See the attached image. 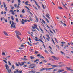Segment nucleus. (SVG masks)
Listing matches in <instances>:
<instances>
[{"label":"nucleus","instance_id":"nucleus-1","mask_svg":"<svg viewBox=\"0 0 73 73\" xmlns=\"http://www.w3.org/2000/svg\"><path fill=\"white\" fill-rule=\"evenodd\" d=\"M54 68L52 67L51 68H43L41 69L40 71V72H41L42 71H43L44 70H46V71H47L48 70H51V69H54Z\"/></svg>","mask_w":73,"mask_h":73},{"label":"nucleus","instance_id":"nucleus-2","mask_svg":"<svg viewBox=\"0 0 73 73\" xmlns=\"http://www.w3.org/2000/svg\"><path fill=\"white\" fill-rule=\"evenodd\" d=\"M25 7L26 8H27L28 10H29V11H27L28 13L29 14V15H33V14H32V13H31V12H30V11H31V10H30V9H29V7L27 6H26Z\"/></svg>","mask_w":73,"mask_h":73},{"label":"nucleus","instance_id":"nucleus-3","mask_svg":"<svg viewBox=\"0 0 73 73\" xmlns=\"http://www.w3.org/2000/svg\"><path fill=\"white\" fill-rule=\"evenodd\" d=\"M27 62H21V63L20 62H18V64L19 65H20V66H23V65H24V64L25 63H26Z\"/></svg>","mask_w":73,"mask_h":73},{"label":"nucleus","instance_id":"nucleus-4","mask_svg":"<svg viewBox=\"0 0 73 73\" xmlns=\"http://www.w3.org/2000/svg\"><path fill=\"white\" fill-rule=\"evenodd\" d=\"M15 33H16V35H21V33L20 32H19V31H15Z\"/></svg>","mask_w":73,"mask_h":73},{"label":"nucleus","instance_id":"nucleus-5","mask_svg":"<svg viewBox=\"0 0 73 73\" xmlns=\"http://www.w3.org/2000/svg\"><path fill=\"white\" fill-rule=\"evenodd\" d=\"M52 57L55 60H58L59 59V58H57L54 56H52Z\"/></svg>","mask_w":73,"mask_h":73},{"label":"nucleus","instance_id":"nucleus-6","mask_svg":"<svg viewBox=\"0 0 73 73\" xmlns=\"http://www.w3.org/2000/svg\"><path fill=\"white\" fill-rule=\"evenodd\" d=\"M46 36L48 38H46V39L48 41H49L50 40V37L49 35H46Z\"/></svg>","mask_w":73,"mask_h":73},{"label":"nucleus","instance_id":"nucleus-7","mask_svg":"<svg viewBox=\"0 0 73 73\" xmlns=\"http://www.w3.org/2000/svg\"><path fill=\"white\" fill-rule=\"evenodd\" d=\"M64 71V70H60L59 69L58 71L56 72V73H61V72H63Z\"/></svg>","mask_w":73,"mask_h":73},{"label":"nucleus","instance_id":"nucleus-8","mask_svg":"<svg viewBox=\"0 0 73 73\" xmlns=\"http://www.w3.org/2000/svg\"><path fill=\"white\" fill-rule=\"evenodd\" d=\"M3 33L5 36H8V34H7V32L6 31H3Z\"/></svg>","mask_w":73,"mask_h":73},{"label":"nucleus","instance_id":"nucleus-9","mask_svg":"<svg viewBox=\"0 0 73 73\" xmlns=\"http://www.w3.org/2000/svg\"><path fill=\"white\" fill-rule=\"evenodd\" d=\"M5 66L6 67V68L7 70H9L8 68H9V66H8V65L7 64H6L5 65Z\"/></svg>","mask_w":73,"mask_h":73},{"label":"nucleus","instance_id":"nucleus-10","mask_svg":"<svg viewBox=\"0 0 73 73\" xmlns=\"http://www.w3.org/2000/svg\"><path fill=\"white\" fill-rule=\"evenodd\" d=\"M16 36L17 37V38H18V39H19V40H21V38H20V36H19L18 35H16Z\"/></svg>","mask_w":73,"mask_h":73},{"label":"nucleus","instance_id":"nucleus-11","mask_svg":"<svg viewBox=\"0 0 73 73\" xmlns=\"http://www.w3.org/2000/svg\"><path fill=\"white\" fill-rule=\"evenodd\" d=\"M67 69H68V70H71V71H73V70H71L70 69V67H67Z\"/></svg>","mask_w":73,"mask_h":73},{"label":"nucleus","instance_id":"nucleus-12","mask_svg":"<svg viewBox=\"0 0 73 73\" xmlns=\"http://www.w3.org/2000/svg\"><path fill=\"white\" fill-rule=\"evenodd\" d=\"M21 60H24V61H26V60H28V59L26 58H22Z\"/></svg>","mask_w":73,"mask_h":73},{"label":"nucleus","instance_id":"nucleus-13","mask_svg":"<svg viewBox=\"0 0 73 73\" xmlns=\"http://www.w3.org/2000/svg\"><path fill=\"white\" fill-rule=\"evenodd\" d=\"M37 61H38L39 62V59H36V60H35L34 61V62H37Z\"/></svg>","mask_w":73,"mask_h":73},{"label":"nucleus","instance_id":"nucleus-14","mask_svg":"<svg viewBox=\"0 0 73 73\" xmlns=\"http://www.w3.org/2000/svg\"><path fill=\"white\" fill-rule=\"evenodd\" d=\"M27 42L29 45L30 46H32V44L30 43L29 42Z\"/></svg>","mask_w":73,"mask_h":73},{"label":"nucleus","instance_id":"nucleus-15","mask_svg":"<svg viewBox=\"0 0 73 73\" xmlns=\"http://www.w3.org/2000/svg\"><path fill=\"white\" fill-rule=\"evenodd\" d=\"M46 17H47V18H48V19H49L50 20V17H49V16H48V15L46 14Z\"/></svg>","mask_w":73,"mask_h":73},{"label":"nucleus","instance_id":"nucleus-16","mask_svg":"<svg viewBox=\"0 0 73 73\" xmlns=\"http://www.w3.org/2000/svg\"><path fill=\"white\" fill-rule=\"evenodd\" d=\"M28 1H26L25 2V4L26 5H28Z\"/></svg>","mask_w":73,"mask_h":73},{"label":"nucleus","instance_id":"nucleus-17","mask_svg":"<svg viewBox=\"0 0 73 73\" xmlns=\"http://www.w3.org/2000/svg\"><path fill=\"white\" fill-rule=\"evenodd\" d=\"M30 58L32 59V60H33L34 58H35V57L34 56H31Z\"/></svg>","mask_w":73,"mask_h":73},{"label":"nucleus","instance_id":"nucleus-18","mask_svg":"<svg viewBox=\"0 0 73 73\" xmlns=\"http://www.w3.org/2000/svg\"><path fill=\"white\" fill-rule=\"evenodd\" d=\"M42 22L43 23H44V24H46V23H45V21H44L43 20V19H42Z\"/></svg>","mask_w":73,"mask_h":73},{"label":"nucleus","instance_id":"nucleus-19","mask_svg":"<svg viewBox=\"0 0 73 73\" xmlns=\"http://www.w3.org/2000/svg\"><path fill=\"white\" fill-rule=\"evenodd\" d=\"M52 42H53V43L54 44V45H56V44H55V42L54 41V40H53V38H52Z\"/></svg>","mask_w":73,"mask_h":73},{"label":"nucleus","instance_id":"nucleus-20","mask_svg":"<svg viewBox=\"0 0 73 73\" xmlns=\"http://www.w3.org/2000/svg\"><path fill=\"white\" fill-rule=\"evenodd\" d=\"M40 57V58H45L42 55H41Z\"/></svg>","mask_w":73,"mask_h":73},{"label":"nucleus","instance_id":"nucleus-21","mask_svg":"<svg viewBox=\"0 0 73 73\" xmlns=\"http://www.w3.org/2000/svg\"><path fill=\"white\" fill-rule=\"evenodd\" d=\"M39 40L41 42H42V43H43V44H44V42H43V41H42L40 39H39Z\"/></svg>","mask_w":73,"mask_h":73},{"label":"nucleus","instance_id":"nucleus-22","mask_svg":"<svg viewBox=\"0 0 73 73\" xmlns=\"http://www.w3.org/2000/svg\"><path fill=\"white\" fill-rule=\"evenodd\" d=\"M22 12L23 13H25V10L23 9H22Z\"/></svg>","mask_w":73,"mask_h":73},{"label":"nucleus","instance_id":"nucleus-23","mask_svg":"<svg viewBox=\"0 0 73 73\" xmlns=\"http://www.w3.org/2000/svg\"><path fill=\"white\" fill-rule=\"evenodd\" d=\"M3 3L4 7V8H5V7H6V5H5V3H4V2H3Z\"/></svg>","mask_w":73,"mask_h":73},{"label":"nucleus","instance_id":"nucleus-24","mask_svg":"<svg viewBox=\"0 0 73 73\" xmlns=\"http://www.w3.org/2000/svg\"><path fill=\"white\" fill-rule=\"evenodd\" d=\"M3 61H4L5 63H6V64H7V61L4 60H3Z\"/></svg>","mask_w":73,"mask_h":73},{"label":"nucleus","instance_id":"nucleus-25","mask_svg":"<svg viewBox=\"0 0 73 73\" xmlns=\"http://www.w3.org/2000/svg\"><path fill=\"white\" fill-rule=\"evenodd\" d=\"M40 30L42 32V33H44V31H43V30H42V29L41 28L40 29Z\"/></svg>","mask_w":73,"mask_h":73},{"label":"nucleus","instance_id":"nucleus-26","mask_svg":"<svg viewBox=\"0 0 73 73\" xmlns=\"http://www.w3.org/2000/svg\"><path fill=\"white\" fill-rule=\"evenodd\" d=\"M45 19L47 22H48V23H49V20H48V19H47V18H45Z\"/></svg>","mask_w":73,"mask_h":73},{"label":"nucleus","instance_id":"nucleus-27","mask_svg":"<svg viewBox=\"0 0 73 73\" xmlns=\"http://www.w3.org/2000/svg\"><path fill=\"white\" fill-rule=\"evenodd\" d=\"M57 69H55L53 70V72H56V71H57Z\"/></svg>","mask_w":73,"mask_h":73},{"label":"nucleus","instance_id":"nucleus-28","mask_svg":"<svg viewBox=\"0 0 73 73\" xmlns=\"http://www.w3.org/2000/svg\"><path fill=\"white\" fill-rule=\"evenodd\" d=\"M11 19L12 20H14V18H13V16H12L11 17Z\"/></svg>","mask_w":73,"mask_h":73},{"label":"nucleus","instance_id":"nucleus-29","mask_svg":"<svg viewBox=\"0 0 73 73\" xmlns=\"http://www.w3.org/2000/svg\"><path fill=\"white\" fill-rule=\"evenodd\" d=\"M16 66H20V65H19V64H17V63H16Z\"/></svg>","mask_w":73,"mask_h":73},{"label":"nucleus","instance_id":"nucleus-30","mask_svg":"<svg viewBox=\"0 0 73 73\" xmlns=\"http://www.w3.org/2000/svg\"><path fill=\"white\" fill-rule=\"evenodd\" d=\"M8 63H9V65H11H11L12 64H11V63H10V62L9 61H8Z\"/></svg>","mask_w":73,"mask_h":73},{"label":"nucleus","instance_id":"nucleus-31","mask_svg":"<svg viewBox=\"0 0 73 73\" xmlns=\"http://www.w3.org/2000/svg\"><path fill=\"white\" fill-rule=\"evenodd\" d=\"M60 52L61 53H62V54H65V53L62 51H60Z\"/></svg>","mask_w":73,"mask_h":73},{"label":"nucleus","instance_id":"nucleus-32","mask_svg":"<svg viewBox=\"0 0 73 73\" xmlns=\"http://www.w3.org/2000/svg\"><path fill=\"white\" fill-rule=\"evenodd\" d=\"M5 11H8V9H7V7H6L5 8Z\"/></svg>","mask_w":73,"mask_h":73},{"label":"nucleus","instance_id":"nucleus-33","mask_svg":"<svg viewBox=\"0 0 73 73\" xmlns=\"http://www.w3.org/2000/svg\"><path fill=\"white\" fill-rule=\"evenodd\" d=\"M36 21H37V22H38V18H37V17H36Z\"/></svg>","mask_w":73,"mask_h":73},{"label":"nucleus","instance_id":"nucleus-34","mask_svg":"<svg viewBox=\"0 0 73 73\" xmlns=\"http://www.w3.org/2000/svg\"><path fill=\"white\" fill-rule=\"evenodd\" d=\"M31 73H35V71H33V70H31Z\"/></svg>","mask_w":73,"mask_h":73},{"label":"nucleus","instance_id":"nucleus-35","mask_svg":"<svg viewBox=\"0 0 73 73\" xmlns=\"http://www.w3.org/2000/svg\"><path fill=\"white\" fill-rule=\"evenodd\" d=\"M42 7L44 9H45V7H44V5L43 4H42Z\"/></svg>","mask_w":73,"mask_h":73},{"label":"nucleus","instance_id":"nucleus-36","mask_svg":"<svg viewBox=\"0 0 73 73\" xmlns=\"http://www.w3.org/2000/svg\"><path fill=\"white\" fill-rule=\"evenodd\" d=\"M35 53H36V54H37V53H38V52H37V51H35Z\"/></svg>","mask_w":73,"mask_h":73},{"label":"nucleus","instance_id":"nucleus-37","mask_svg":"<svg viewBox=\"0 0 73 73\" xmlns=\"http://www.w3.org/2000/svg\"><path fill=\"white\" fill-rule=\"evenodd\" d=\"M12 67L13 69H15V66H14V65H13L12 66Z\"/></svg>","mask_w":73,"mask_h":73},{"label":"nucleus","instance_id":"nucleus-38","mask_svg":"<svg viewBox=\"0 0 73 73\" xmlns=\"http://www.w3.org/2000/svg\"><path fill=\"white\" fill-rule=\"evenodd\" d=\"M58 8L59 9H63L62 8V7H58Z\"/></svg>","mask_w":73,"mask_h":73},{"label":"nucleus","instance_id":"nucleus-39","mask_svg":"<svg viewBox=\"0 0 73 73\" xmlns=\"http://www.w3.org/2000/svg\"><path fill=\"white\" fill-rule=\"evenodd\" d=\"M21 21L22 22V24H25V23H24V22L23 21Z\"/></svg>","mask_w":73,"mask_h":73},{"label":"nucleus","instance_id":"nucleus-40","mask_svg":"<svg viewBox=\"0 0 73 73\" xmlns=\"http://www.w3.org/2000/svg\"><path fill=\"white\" fill-rule=\"evenodd\" d=\"M56 41V42H57V43H58V42H57V39H56V38H54Z\"/></svg>","mask_w":73,"mask_h":73},{"label":"nucleus","instance_id":"nucleus-41","mask_svg":"<svg viewBox=\"0 0 73 73\" xmlns=\"http://www.w3.org/2000/svg\"><path fill=\"white\" fill-rule=\"evenodd\" d=\"M34 25L35 28L37 27V25H36L34 24Z\"/></svg>","mask_w":73,"mask_h":73},{"label":"nucleus","instance_id":"nucleus-42","mask_svg":"<svg viewBox=\"0 0 73 73\" xmlns=\"http://www.w3.org/2000/svg\"><path fill=\"white\" fill-rule=\"evenodd\" d=\"M2 54V55L4 56L5 55V54L4 52H3Z\"/></svg>","mask_w":73,"mask_h":73},{"label":"nucleus","instance_id":"nucleus-43","mask_svg":"<svg viewBox=\"0 0 73 73\" xmlns=\"http://www.w3.org/2000/svg\"><path fill=\"white\" fill-rule=\"evenodd\" d=\"M40 54H38L37 55V56H38V57H40Z\"/></svg>","mask_w":73,"mask_h":73},{"label":"nucleus","instance_id":"nucleus-44","mask_svg":"<svg viewBox=\"0 0 73 73\" xmlns=\"http://www.w3.org/2000/svg\"><path fill=\"white\" fill-rule=\"evenodd\" d=\"M35 66H33V67H31V69H33L34 68H35Z\"/></svg>","mask_w":73,"mask_h":73},{"label":"nucleus","instance_id":"nucleus-45","mask_svg":"<svg viewBox=\"0 0 73 73\" xmlns=\"http://www.w3.org/2000/svg\"><path fill=\"white\" fill-rule=\"evenodd\" d=\"M45 52L46 53H48V52L46 51V50H44Z\"/></svg>","mask_w":73,"mask_h":73},{"label":"nucleus","instance_id":"nucleus-46","mask_svg":"<svg viewBox=\"0 0 73 73\" xmlns=\"http://www.w3.org/2000/svg\"><path fill=\"white\" fill-rule=\"evenodd\" d=\"M13 12V10H11L10 11H9V12Z\"/></svg>","mask_w":73,"mask_h":73},{"label":"nucleus","instance_id":"nucleus-47","mask_svg":"<svg viewBox=\"0 0 73 73\" xmlns=\"http://www.w3.org/2000/svg\"><path fill=\"white\" fill-rule=\"evenodd\" d=\"M17 8L18 9L20 8V6H19V5H18L17 6Z\"/></svg>","mask_w":73,"mask_h":73},{"label":"nucleus","instance_id":"nucleus-48","mask_svg":"<svg viewBox=\"0 0 73 73\" xmlns=\"http://www.w3.org/2000/svg\"><path fill=\"white\" fill-rule=\"evenodd\" d=\"M70 44L72 45H73V43L72 42H70Z\"/></svg>","mask_w":73,"mask_h":73},{"label":"nucleus","instance_id":"nucleus-49","mask_svg":"<svg viewBox=\"0 0 73 73\" xmlns=\"http://www.w3.org/2000/svg\"><path fill=\"white\" fill-rule=\"evenodd\" d=\"M16 72H17V73H19V71L18 70H17H17L16 71Z\"/></svg>","mask_w":73,"mask_h":73},{"label":"nucleus","instance_id":"nucleus-50","mask_svg":"<svg viewBox=\"0 0 73 73\" xmlns=\"http://www.w3.org/2000/svg\"><path fill=\"white\" fill-rule=\"evenodd\" d=\"M16 72H17V73H19V71L18 70H17H17L16 71Z\"/></svg>","mask_w":73,"mask_h":73},{"label":"nucleus","instance_id":"nucleus-51","mask_svg":"<svg viewBox=\"0 0 73 73\" xmlns=\"http://www.w3.org/2000/svg\"><path fill=\"white\" fill-rule=\"evenodd\" d=\"M61 3L64 6V7H65V6L64 4V3H63V2H62Z\"/></svg>","mask_w":73,"mask_h":73},{"label":"nucleus","instance_id":"nucleus-52","mask_svg":"<svg viewBox=\"0 0 73 73\" xmlns=\"http://www.w3.org/2000/svg\"><path fill=\"white\" fill-rule=\"evenodd\" d=\"M10 57H11V56H7V57L6 58H9Z\"/></svg>","mask_w":73,"mask_h":73},{"label":"nucleus","instance_id":"nucleus-53","mask_svg":"<svg viewBox=\"0 0 73 73\" xmlns=\"http://www.w3.org/2000/svg\"><path fill=\"white\" fill-rule=\"evenodd\" d=\"M43 61H44V62H48V61L44 60H43Z\"/></svg>","mask_w":73,"mask_h":73},{"label":"nucleus","instance_id":"nucleus-54","mask_svg":"<svg viewBox=\"0 0 73 73\" xmlns=\"http://www.w3.org/2000/svg\"><path fill=\"white\" fill-rule=\"evenodd\" d=\"M37 6L38 8H39V9H40V6H39V5H37Z\"/></svg>","mask_w":73,"mask_h":73},{"label":"nucleus","instance_id":"nucleus-55","mask_svg":"<svg viewBox=\"0 0 73 73\" xmlns=\"http://www.w3.org/2000/svg\"><path fill=\"white\" fill-rule=\"evenodd\" d=\"M43 46H44V48L45 49V45H44V43H43Z\"/></svg>","mask_w":73,"mask_h":73},{"label":"nucleus","instance_id":"nucleus-56","mask_svg":"<svg viewBox=\"0 0 73 73\" xmlns=\"http://www.w3.org/2000/svg\"><path fill=\"white\" fill-rule=\"evenodd\" d=\"M24 22H27V19H25V20H24Z\"/></svg>","mask_w":73,"mask_h":73},{"label":"nucleus","instance_id":"nucleus-57","mask_svg":"<svg viewBox=\"0 0 73 73\" xmlns=\"http://www.w3.org/2000/svg\"><path fill=\"white\" fill-rule=\"evenodd\" d=\"M21 4L20 3H18V5H20Z\"/></svg>","mask_w":73,"mask_h":73},{"label":"nucleus","instance_id":"nucleus-58","mask_svg":"<svg viewBox=\"0 0 73 73\" xmlns=\"http://www.w3.org/2000/svg\"><path fill=\"white\" fill-rule=\"evenodd\" d=\"M21 47H23V48H24V46L23 45H22L21 46Z\"/></svg>","mask_w":73,"mask_h":73},{"label":"nucleus","instance_id":"nucleus-59","mask_svg":"<svg viewBox=\"0 0 73 73\" xmlns=\"http://www.w3.org/2000/svg\"><path fill=\"white\" fill-rule=\"evenodd\" d=\"M49 60H53V59H52L50 58H49Z\"/></svg>","mask_w":73,"mask_h":73},{"label":"nucleus","instance_id":"nucleus-60","mask_svg":"<svg viewBox=\"0 0 73 73\" xmlns=\"http://www.w3.org/2000/svg\"><path fill=\"white\" fill-rule=\"evenodd\" d=\"M19 73H22V71H21H21L19 70Z\"/></svg>","mask_w":73,"mask_h":73},{"label":"nucleus","instance_id":"nucleus-61","mask_svg":"<svg viewBox=\"0 0 73 73\" xmlns=\"http://www.w3.org/2000/svg\"><path fill=\"white\" fill-rule=\"evenodd\" d=\"M18 3H21V1H20V0H18Z\"/></svg>","mask_w":73,"mask_h":73},{"label":"nucleus","instance_id":"nucleus-62","mask_svg":"<svg viewBox=\"0 0 73 73\" xmlns=\"http://www.w3.org/2000/svg\"><path fill=\"white\" fill-rule=\"evenodd\" d=\"M62 65H59V68H61V67H62Z\"/></svg>","mask_w":73,"mask_h":73},{"label":"nucleus","instance_id":"nucleus-63","mask_svg":"<svg viewBox=\"0 0 73 73\" xmlns=\"http://www.w3.org/2000/svg\"><path fill=\"white\" fill-rule=\"evenodd\" d=\"M27 65H24V66H23V67L24 68H25V67H27Z\"/></svg>","mask_w":73,"mask_h":73},{"label":"nucleus","instance_id":"nucleus-64","mask_svg":"<svg viewBox=\"0 0 73 73\" xmlns=\"http://www.w3.org/2000/svg\"><path fill=\"white\" fill-rule=\"evenodd\" d=\"M23 15H22L21 14L20 15V16L21 17H23Z\"/></svg>","mask_w":73,"mask_h":73}]
</instances>
